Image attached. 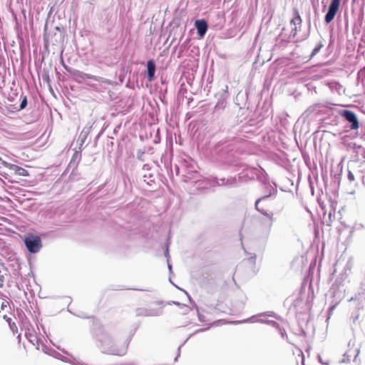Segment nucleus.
Returning <instances> with one entry per match:
<instances>
[{"instance_id": "25", "label": "nucleus", "mask_w": 365, "mask_h": 365, "mask_svg": "<svg viewBox=\"0 0 365 365\" xmlns=\"http://www.w3.org/2000/svg\"><path fill=\"white\" fill-rule=\"evenodd\" d=\"M3 318L8 322V324H10L12 322L11 319L10 317H7L6 315H4Z\"/></svg>"}, {"instance_id": "21", "label": "nucleus", "mask_w": 365, "mask_h": 365, "mask_svg": "<svg viewBox=\"0 0 365 365\" xmlns=\"http://www.w3.org/2000/svg\"><path fill=\"white\" fill-rule=\"evenodd\" d=\"M312 6L314 9L316 15L317 14V7L319 6L318 0H312Z\"/></svg>"}, {"instance_id": "1", "label": "nucleus", "mask_w": 365, "mask_h": 365, "mask_svg": "<svg viewBox=\"0 0 365 365\" xmlns=\"http://www.w3.org/2000/svg\"><path fill=\"white\" fill-rule=\"evenodd\" d=\"M342 268L341 272H340L339 277L336 279L335 283L331 286L329 291V294L331 297L334 298L335 301V304L331 306L327 312V317L326 322H328L329 319L331 317L333 310L334 309L336 305L344 298L345 289L344 287V282L347 277L348 271H350L351 267L349 264V262L347 260L344 262V259H339L335 264L334 272H336L339 269Z\"/></svg>"}, {"instance_id": "3", "label": "nucleus", "mask_w": 365, "mask_h": 365, "mask_svg": "<svg viewBox=\"0 0 365 365\" xmlns=\"http://www.w3.org/2000/svg\"><path fill=\"white\" fill-rule=\"evenodd\" d=\"M302 19L297 9H294L292 18L290 20L289 25L283 28L279 37L282 41L289 42L292 41L297 35V32L300 29Z\"/></svg>"}, {"instance_id": "2", "label": "nucleus", "mask_w": 365, "mask_h": 365, "mask_svg": "<svg viewBox=\"0 0 365 365\" xmlns=\"http://www.w3.org/2000/svg\"><path fill=\"white\" fill-rule=\"evenodd\" d=\"M129 336L115 338L107 337L100 341V348L103 353L115 356H123L126 354L130 344Z\"/></svg>"}, {"instance_id": "22", "label": "nucleus", "mask_w": 365, "mask_h": 365, "mask_svg": "<svg viewBox=\"0 0 365 365\" xmlns=\"http://www.w3.org/2000/svg\"><path fill=\"white\" fill-rule=\"evenodd\" d=\"M352 171L353 170L351 169H349L348 171V179L350 182H352L354 180V173Z\"/></svg>"}, {"instance_id": "31", "label": "nucleus", "mask_w": 365, "mask_h": 365, "mask_svg": "<svg viewBox=\"0 0 365 365\" xmlns=\"http://www.w3.org/2000/svg\"><path fill=\"white\" fill-rule=\"evenodd\" d=\"M320 222H321V223L327 222V225H329V223H328V222H327V220H325V221H322V220L321 219V220H320Z\"/></svg>"}, {"instance_id": "26", "label": "nucleus", "mask_w": 365, "mask_h": 365, "mask_svg": "<svg viewBox=\"0 0 365 365\" xmlns=\"http://www.w3.org/2000/svg\"><path fill=\"white\" fill-rule=\"evenodd\" d=\"M320 128H321V132L323 133V135L322 136L325 134V133H328V132L325 130H322V128H323V122H322V120L321 119V125H320Z\"/></svg>"}, {"instance_id": "12", "label": "nucleus", "mask_w": 365, "mask_h": 365, "mask_svg": "<svg viewBox=\"0 0 365 365\" xmlns=\"http://www.w3.org/2000/svg\"><path fill=\"white\" fill-rule=\"evenodd\" d=\"M155 63L153 59L149 60L147 62V78L149 81H152L154 79L155 73Z\"/></svg>"}, {"instance_id": "32", "label": "nucleus", "mask_w": 365, "mask_h": 365, "mask_svg": "<svg viewBox=\"0 0 365 365\" xmlns=\"http://www.w3.org/2000/svg\"><path fill=\"white\" fill-rule=\"evenodd\" d=\"M326 214H327V211H324V213H323V215H324V217H323L324 220L325 219Z\"/></svg>"}, {"instance_id": "8", "label": "nucleus", "mask_w": 365, "mask_h": 365, "mask_svg": "<svg viewBox=\"0 0 365 365\" xmlns=\"http://www.w3.org/2000/svg\"><path fill=\"white\" fill-rule=\"evenodd\" d=\"M195 27L197 29L198 36L202 38L207 31L208 24L205 19H197L195 21Z\"/></svg>"}, {"instance_id": "23", "label": "nucleus", "mask_w": 365, "mask_h": 365, "mask_svg": "<svg viewBox=\"0 0 365 365\" xmlns=\"http://www.w3.org/2000/svg\"><path fill=\"white\" fill-rule=\"evenodd\" d=\"M349 356L346 353L344 354V358L343 359L341 360V362L343 363H345V362H349L350 361V359H349Z\"/></svg>"}, {"instance_id": "19", "label": "nucleus", "mask_w": 365, "mask_h": 365, "mask_svg": "<svg viewBox=\"0 0 365 365\" xmlns=\"http://www.w3.org/2000/svg\"><path fill=\"white\" fill-rule=\"evenodd\" d=\"M9 327L11 329V330L12 331V332L14 334H16L18 332V327L16 326V324H15V322H11L10 324H9Z\"/></svg>"}, {"instance_id": "34", "label": "nucleus", "mask_w": 365, "mask_h": 365, "mask_svg": "<svg viewBox=\"0 0 365 365\" xmlns=\"http://www.w3.org/2000/svg\"><path fill=\"white\" fill-rule=\"evenodd\" d=\"M322 257H323V250L321 251V259H322Z\"/></svg>"}, {"instance_id": "30", "label": "nucleus", "mask_w": 365, "mask_h": 365, "mask_svg": "<svg viewBox=\"0 0 365 365\" xmlns=\"http://www.w3.org/2000/svg\"><path fill=\"white\" fill-rule=\"evenodd\" d=\"M320 207H321V210H324V205H323L322 202H321Z\"/></svg>"}, {"instance_id": "11", "label": "nucleus", "mask_w": 365, "mask_h": 365, "mask_svg": "<svg viewBox=\"0 0 365 365\" xmlns=\"http://www.w3.org/2000/svg\"><path fill=\"white\" fill-rule=\"evenodd\" d=\"M322 83L328 87L331 91L336 92L337 94H341L344 91L343 87L336 81H324Z\"/></svg>"}, {"instance_id": "24", "label": "nucleus", "mask_w": 365, "mask_h": 365, "mask_svg": "<svg viewBox=\"0 0 365 365\" xmlns=\"http://www.w3.org/2000/svg\"><path fill=\"white\" fill-rule=\"evenodd\" d=\"M345 19V28L346 29H348L349 24H348V16L346 14L344 15Z\"/></svg>"}, {"instance_id": "16", "label": "nucleus", "mask_w": 365, "mask_h": 365, "mask_svg": "<svg viewBox=\"0 0 365 365\" xmlns=\"http://www.w3.org/2000/svg\"><path fill=\"white\" fill-rule=\"evenodd\" d=\"M21 103H20L18 110H21L24 109L27 106V104H28L27 97L26 96H21Z\"/></svg>"}, {"instance_id": "35", "label": "nucleus", "mask_w": 365, "mask_h": 365, "mask_svg": "<svg viewBox=\"0 0 365 365\" xmlns=\"http://www.w3.org/2000/svg\"><path fill=\"white\" fill-rule=\"evenodd\" d=\"M83 143H84L83 139H81V144H83Z\"/></svg>"}, {"instance_id": "29", "label": "nucleus", "mask_w": 365, "mask_h": 365, "mask_svg": "<svg viewBox=\"0 0 365 365\" xmlns=\"http://www.w3.org/2000/svg\"><path fill=\"white\" fill-rule=\"evenodd\" d=\"M328 217H329V220L331 221V211H329V212Z\"/></svg>"}, {"instance_id": "14", "label": "nucleus", "mask_w": 365, "mask_h": 365, "mask_svg": "<svg viewBox=\"0 0 365 365\" xmlns=\"http://www.w3.org/2000/svg\"><path fill=\"white\" fill-rule=\"evenodd\" d=\"M227 103L225 98H220L218 99L215 108H214V113H221L226 107Z\"/></svg>"}, {"instance_id": "15", "label": "nucleus", "mask_w": 365, "mask_h": 365, "mask_svg": "<svg viewBox=\"0 0 365 365\" xmlns=\"http://www.w3.org/2000/svg\"><path fill=\"white\" fill-rule=\"evenodd\" d=\"M312 78H313L312 81L308 83L307 84V89L310 91H314L315 93H317V86L316 84H317V78H318V75L316 74V75H314L312 76Z\"/></svg>"}, {"instance_id": "4", "label": "nucleus", "mask_w": 365, "mask_h": 365, "mask_svg": "<svg viewBox=\"0 0 365 365\" xmlns=\"http://www.w3.org/2000/svg\"><path fill=\"white\" fill-rule=\"evenodd\" d=\"M68 72L72 76L73 79L78 83H82L86 80H94L99 83L107 82V81L102 77L86 73L76 69L68 70Z\"/></svg>"}, {"instance_id": "9", "label": "nucleus", "mask_w": 365, "mask_h": 365, "mask_svg": "<svg viewBox=\"0 0 365 365\" xmlns=\"http://www.w3.org/2000/svg\"><path fill=\"white\" fill-rule=\"evenodd\" d=\"M343 143L348 150H354L356 154L361 155L365 158V150L361 145H357L356 143L349 140H345Z\"/></svg>"}, {"instance_id": "36", "label": "nucleus", "mask_w": 365, "mask_h": 365, "mask_svg": "<svg viewBox=\"0 0 365 365\" xmlns=\"http://www.w3.org/2000/svg\"><path fill=\"white\" fill-rule=\"evenodd\" d=\"M359 350H357V354H356V356H355V357H356V356H357V355H358V354H359Z\"/></svg>"}, {"instance_id": "10", "label": "nucleus", "mask_w": 365, "mask_h": 365, "mask_svg": "<svg viewBox=\"0 0 365 365\" xmlns=\"http://www.w3.org/2000/svg\"><path fill=\"white\" fill-rule=\"evenodd\" d=\"M348 168L354 172L363 173L365 172V160H352L349 163Z\"/></svg>"}, {"instance_id": "28", "label": "nucleus", "mask_w": 365, "mask_h": 365, "mask_svg": "<svg viewBox=\"0 0 365 365\" xmlns=\"http://www.w3.org/2000/svg\"><path fill=\"white\" fill-rule=\"evenodd\" d=\"M7 305H6V302H2L1 303V309H3L4 307H6Z\"/></svg>"}, {"instance_id": "5", "label": "nucleus", "mask_w": 365, "mask_h": 365, "mask_svg": "<svg viewBox=\"0 0 365 365\" xmlns=\"http://www.w3.org/2000/svg\"><path fill=\"white\" fill-rule=\"evenodd\" d=\"M24 243L28 250L31 253L38 252L42 246L40 237L36 235L26 237Z\"/></svg>"}, {"instance_id": "18", "label": "nucleus", "mask_w": 365, "mask_h": 365, "mask_svg": "<svg viewBox=\"0 0 365 365\" xmlns=\"http://www.w3.org/2000/svg\"><path fill=\"white\" fill-rule=\"evenodd\" d=\"M317 105H314V106L312 107H309L305 112V114L307 115V116H309L314 111L316 110L315 112V114H318L319 110H316V108H317Z\"/></svg>"}, {"instance_id": "13", "label": "nucleus", "mask_w": 365, "mask_h": 365, "mask_svg": "<svg viewBox=\"0 0 365 365\" xmlns=\"http://www.w3.org/2000/svg\"><path fill=\"white\" fill-rule=\"evenodd\" d=\"M262 199H259L255 202L256 209L260 212L262 215H264L268 219L267 227L270 229L272 225L273 222V213H268L264 208H261L259 206V202Z\"/></svg>"}, {"instance_id": "17", "label": "nucleus", "mask_w": 365, "mask_h": 365, "mask_svg": "<svg viewBox=\"0 0 365 365\" xmlns=\"http://www.w3.org/2000/svg\"><path fill=\"white\" fill-rule=\"evenodd\" d=\"M16 174L21 175V176L29 175L28 171L26 169L18 167V166H16Z\"/></svg>"}, {"instance_id": "7", "label": "nucleus", "mask_w": 365, "mask_h": 365, "mask_svg": "<svg viewBox=\"0 0 365 365\" xmlns=\"http://www.w3.org/2000/svg\"><path fill=\"white\" fill-rule=\"evenodd\" d=\"M341 116L349 123V128L351 130L359 128V120L355 113L349 110H344L341 112Z\"/></svg>"}, {"instance_id": "20", "label": "nucleus", "mask_w": 365, "mask_h": 365, "mask_svg": "<svg viewBox=\"0 0 365 365\" xmlns=\"http://www.w3.org/2000/svg\"><path fill=\"white\" fill-rule=\"evenodd\" d=\"M92 128V127L85 128L82 130L81 133V136L82 137H87V135L89 134V130Z\"/></svg>"}, {"instance_id": "33", "label": "nucleus", "mask_w": 365, "mask_h": 365, "mask_svg": "<svg viewBox=\"0 0 365 365\" xmlns=\"http://www.w3.org/2000/svg\"><path fill=\"white\" fill-rule=\"evenodd\" d=\"M101 133H102V131H101V132H100V133L96 135V137H97V138H99V137H100V135H101Z\"/></svg>"}, {"instance_id": "27", "label": "nucleus", "mask_w": 365, "mask_h": 365, "mask_svg": "<svg viewBox=\"0 0 365 365\" xmlns=\"http://www.w3.org/2000/svg\"><path fill=\"white\" fill-rule=\"evenodd\" d=\"M319 51V44L317 45L313 51V54H316Z\"/></svg>"}, {"instance_id": "6", "label": "nucleus", "mask_w": 365, "mask_h": 365, "mask_svg": "<svg viewBox=\"0 0 365 365\" xmlns=\"http://www.w3.org/2000/svg\"><path fill=\"white\" fill-rule=\"evenodd\" d=\"M341 0H331V2L329 5L327 12L324 16V22L328 24L331 22L335 16L336 15L339 6H340Z\"/></svg>"}]
</instances>
